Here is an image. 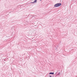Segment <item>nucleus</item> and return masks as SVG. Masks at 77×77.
<instances>
[{
	"label": "nucleus",
	"instance_id": "obj_1",
	"mask_svg": "<svg viewBox=\"0 0 77 77\" xmlns=\"http://www.w3.org/2000/svg\"><path fill=\"white\" fill-rule=\"evenodd\" d=\"M62 5V4L61 3H57L56 4H55L54 6V7H59V6H61Z\"/></svg>",
	"mask_w": 77,
	"mask_h": 77
},
{
	"label": "nucleus",
	"instance_id": "obj_2",
	"mask_svg": "<svg viewBox=\"0 0 77 77\" xmlns=\"http://www.w3.org/2000/svg\"><path fill=\"white\" fill-rule=\"evenodd\" d=\"M49 74H54V72H50Z\"/></svg>",
	"mask_w": 77,
	"mask_h": 77
},
{
	"label": "nucleus",
	"instance_id": "obj_3",
	"mask_svg": "<svg viewBox=\"0 0 77 77\" xmlns=\"http://www.w3.org/2000/svg\"><path fill=\"white\" fill-rule=\"evenodd\" d=\"M37 2V0H35L33 2V3H36Z\"/></svg>",
	"mask_w": 77,
	"mask_h": 77
},
{
	"label": "nucleus",
	"instance_id": "obj_4",
	"mask_svg": "<svg viewBox=\"0 0 77 77\" xmlns=\"http://www.w3.org/2000/svg\"><path fill=\"white\" fill-rule=\"evenodd\" d=\"M50 77H51V76H50Z\"/></svg>",
	"mask_w": 77,
	"mask_h": 77
}]
</instances>
